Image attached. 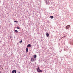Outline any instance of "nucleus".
<instances>
[{"mask_svg":"<svg viewBox=\"0 0 73 73\" xmlns=\"http://www.w3.org/2000/svg\"><path fill=\"white\" fill-rule=\"evenodd\" d=\"M70 27V25H68L66 26V29H69Z\"/></svg>","mask_w":73,"mask_h":73,"instance_id":"nucleus-1","label":"nucleus"},{"mask_svg":"<svg viewBox=\"0 0 73 73\" xmlns=\"http://www.w3.org/2000/svg\"><path fill=\"white\" fill-rule=\"evenodd\" d=\"M15 32H16V33H18V31L17 30H15Z\"/></svg>","mask_w":73,"mask_h":73,"instance_id":"nucleus-10","label":"nucleus"},{"mask_svg":"<svg viewBox=\"0 0 73 73\" xmlns=\"http://www.w3.org/2000/svg\"><path fill=\"white\" fill-rule=\"evenodd\" d=\"M72 45H73V41H72Z\"/></svg>","mask_w":73,"mask_h":73,"instance_id":"nucleus-13","label":"nucleus"},{"mask_svg":"<svg viewBox=\"0 0 73 73\" xmlns=\"http://www.w3.org/2000/svg\"><path fill=\"white\" fill-rule=\"evenodd\" d=\"M14 22H15V23H18V21H14Z\"/></svg>","mask_w":73,"mask_h":73,"instance_id":"nucleus-12","label":"nucleus"},{"mask_svg":"<svg viewBox=\"0 0 73 73\" xmlns=\"http://www.w3.org/2000/svg\"><path fill=\"white\" fill-rule=\"evenodd\" d=\"M17 29H20V28L19 27H17Z\"/></svg>","mask_w":73,"mask_h":73,"instance_id":"nucleus-11","label":"nucleus"},{"mask_svg":"<svg viewBox=\"0 0 73 73\" xmlns=\"http://www.w3.org/2000/svg\"><path fill=\"white\" fill-rule=\"evenodd\" d=\"M12 73H16V70H13L12 71Z\"/></svg>","mask_w":73,"mask_h":73,"instance_id":"nucleus-3","label":"nucleus"},{"mask_svg":"<svg viewBox=\"0 0 73 73\" xmlns=\"http://www.w3.org/2000/svg\"><path fill=\"white\" fill-rule=\"evenodd\" d=\"M34 58H36V55H34Z\"/></svg>","mask_w":73,"mask_h":73,"instance_id":"nucleus-8","label":"nucleus"},{"mask_svg":"<svg viewBox=\"0 0 73 73\" xmlns=\"http://www.w3.org/2000/svg\"><path fill=\"white\" fill-rule=\"evenodd\" d=\"M22 42V40H21V41H20V42Z\"/></svg>","mask_w":73,"mask_h":73,"instance_id":"nucleus-14","label":"nucleus"},{"mask_svg":"<svg viewBox=\"0 0 73 73\" xmlns=\"http://www.w3.org/2000/svg\"><path fill=\"white\" fill-rule=\"evenodd\" d=\"M26 49V53H28V48H27Z\"/></svg>","mask_w":73,"mask_h":73,"instance_id":"nucleus-6","label":"nucleus"},{"mask_svg":"<svg viewBox=\"0 0 73 73\" xmlns=\"http://www.w3.org/2000/svg\"><path fill=\"white\" fill-rule=\"evenodd\" d=\"M46 35L47 37H49V35L48 33L46 34Z\"/></svg>","mask_w":73,"mask_h":73,"instance_id":"nucleus-7","label":"nucleus"},{"mask_svg":"<svg viewBox=\"0 0 73 73\" xmlns=\"http://www.w3.org/2000/svg\"><path fill=\"white\" fill-rule=\"evenodd\" d=\"M50 18H51V19H53V16H50Z\"/></svg>","mask_w":73,"mask_h":73,"instance_id":"nucleus-9","label":"nucleus"},{"mask_svg":"<svg viewBox=\"0 0 73 73\" xmlns=\"http://www.w3.org/2000/svg\"><path fill=\"white\" fill-rule=\"evenodd\" d=\"M64 37H65V36H64Z\"/></svg>","mask_w":73,"mask_h":73,"instance_id":"nucleus-15","label":"nucleus"},{"mask_svg":"<svg viewBox=\"0 0 73 73\" xmlns=\"http://www.w3.org/2000/svg\"><path fill=\"white\" fill-rule=\"evenodd\" d=\"M31 61L32 62L35 61V58H31Z\"/></svg>","mask_w":73,"mask_h":73,"instance_id":"nucleus-4","label":"nucleus"},{"mask_svg":"<svg viewBox=\"0 0 73 73\" xmlns=\"http://www.w3.org/2000/svg\"><path fill=\"white\" fill-rule=\"evenodd\" d=\"M21 73L20 72H19V73Z\"/></svg>","mask_w":73,"mask_h":73,"instance_id":"nucleus-16","label":"nucleus"},{"mask_svg":"<svg viewBox=\"0 0 73 73\" xmlns=\"http://www.w3.org/2000/svg\"><path fill=\"white\" fill-rule=\"evenodd\" d=\"M31 46V44H29L27 46V48H30Z\"/></svg>","mask_w":73,"mask_h":73,"instance_id":"nucleus-5","label":"nucleus"},{"mask_svg":"<svg viewBox=\"0 0 73 73\" xmlns=\"http://www.w3.org/2000/svg\"><path fill=\"white\" fill-rule=\"evenodd\" d=\"M37 71L38 72H42V71H41V70H40V69H39V68H38L37 69Z\"/></svg>","mask_w":73,"mask_h":73,"instance_id":"nucleus-2","label":"nucleus"}]
</instances>
